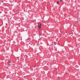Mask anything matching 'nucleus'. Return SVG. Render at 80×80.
Here are the masks:
<instances>
[{
  "mask_svg": "<svg viewBox=\"0 0 80 80\" xmlns=\"http://www.w3.org/2000/svg\"><path fill=\"white\" fill-rule=\"evenodd\" d=\"M54 44H55V45H56V44L55 43V42L54 43Z\"/></svg>",
  "mask_w": 80,
  "mask_h": 80,
  "instance_id": "6",
  "label": "nucleus"
},
{
  "mask_svg": "<svg viewBox=\"0 0 80 80\" xmlns=\"http://www.w3.org/2000/svg\"><path fill=\"white\" fill-rule=\"evenodd\" d=\"M11 63V62L10 61H8V65H10V63Z\"/></svg>",
  "mask_w": 80,
  "mask_h": 80,
  "instance_id": "2",
  "label": "nucleus"
},
{
  "mask_svg": "<svg viewBox=\"0 0 80 80\" xmlns=\"http://www.w3.org/2000/svg\"><path fill=\"white\" fill-rule=\"evenodd\" d=\"M59 1H58L57 2V4H59Z\"/></svg>",
  "mask_w": 80,
  "mask_h": 80,
  "instance_id": "4",
  "label": "nucleus"
},
{
  "mask_svg": "<svg viewBox=\"0 0 80 80\" xmlns=\"http://www.w3.org/2000/svg\"><path fill=\"white\" fill-rule=\"evenodd\" d=\"M41 25H42V23L39 22L38 23V28H39V30H40V28H41Z\"/></svg>",
  "mask_w": 80,
  "mask_h": 80,
  "instance_id": "1",
  "label": "nucleus"
},
{
  "mask_svg": "<svg viewBox=\"0 0 80 80\" xmlns=\"http://www.w3.org/2000/svg\"><path fill=\"white\" fill-rule=\"evenodd\" d=\"M25 66V65H26L25 64L24 65Z\"/></svg>",
  "mask_w": 80,
  "mask_h": 80,
  "instance_id": "8",
  "label": "nucleus"
},
{
  "mask_svg": "<svg viewBox=\"0 0 80 80\" xmlns=\"http://www.w3.org/2000/svg\"><path fill=\"white\" fill-rule=\"evenodd\" d=\"M78 22L79 23H80V19H78Z\"/></svg>",
  "mask_w": 80,
  "mask_h": 80,
  "instance_id": "3",
  "label": "nucleus"
},
{
  "mask_svg": "<svg viewBox=\"0 0 80 80\" xmlns=\"http://www.w3.org/2000/svg\"><path fill=\"white\" fill-rule=\"evenodd\" d=\"M6 25H7V24L6 23Z\"/></svg>",
  "mask_w": 80,
  "mask_h": 80,
  "instance_id": "7",
  "label": "nucleus"
},
{
  "mask_svg": "<svg viewBox=\"0 0 80 80\" xmlns=\"http://www.w3.org/2000/svg\"><path fill=\"white\" fill-rule=\"evenodd\" d=\"M60 1H62V0H60Z\"/></svg>",
  "mask_w": 80,
  "mask_h": 80,
  "instance_id": "5",
  "label": "nucleus"
}]
</instances>
